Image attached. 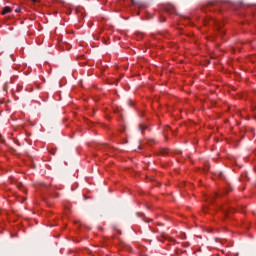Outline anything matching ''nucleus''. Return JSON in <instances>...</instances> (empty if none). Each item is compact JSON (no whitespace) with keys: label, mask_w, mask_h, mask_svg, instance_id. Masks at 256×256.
Masks as SVG:
<instances>
[{"label":"nucleus","mask_w":256,"mask_h":256,"mask_svg":"<svg viewBox=\"0 0 256 256\" xmlns=\"http://www.w3.org/2000/svg\"><path fill=\"white\" fill-rule=\"evenodd\" d=\"M160 153H161V155H169V150L161 149Z\"/></svg>","instance_id":"obj_2"},{"label":"nucleus","mask_w":256,"mask_h":256,"mask_svg":"<svg viewBox=\"0 0 256 256\" xmlns=\"http://www.w3.org/2000/svg\"><path fill=\"white\" fill-rule=\"evenodd\" d=\"M170 241H175V239L171 238Z\"/></svg>","instance_id":"obj_8"},{"label":"nucleus","mask_w":256,"mask_h":256,"mask_svg":"<svg viewBox=\"0 0 256 256\" xmlns=\"http://www.w3.org/2000/svg\"><path fill=\"white\" fill-rule=\"evenodd\" d=\"M7 13H11V8L10 7H4L2 11V15H7Z\"/></svg>","instance_id":"obj_1"},{"label":"nucleus","mask_w":256,"mask_h":256,"mask_svg":"<svg viewBox=\"0 0 256 256\" xmlns=\"http://www.w3.org/2000/svg\"><path fill=\"white\" fill-rule=\"evenodd\" d=\"M16 13H19V9H16Z\"/></svg>","instance_id":"obj_7"},{"label":"nucleus","mask_w":256,"mask_h":256,"mask_svg":"<svg viewBox=\"0 0 256 256\" xmlns=\"http://www.w3.org/2000/svg\"><path fill=\"white\" fill-rule=\"evenodd\" d=\"M3 141H5V139L3 138V135L0 134V143H3Z\"/></svg>","instance_id":"obj_4"},{"label":"nucleus","mask_w":256,"mask_h":256,"mask_svg":"<svg viewBox=\"0 0 256 256\" xmlns=\"http://www.w3.org/2000/svg\"><path fill=\"white\" fill-rule=\"evenodd\" d=\"M223 212H224V215H229V212L227 211V210H223Z\"/></svg>","instance_id":"obj_5"},{"label":"nucleus","mask_w":256,"mask_h":256,"mask_svg":"<svg viewBox=\"0 0 256 256\" xmlns=\"http://www.w3.org/2000/svg\"><path fill=\"white\" fill-rule=\"evenodd\" d=\"M215 197H219V193H215L214 196L210 198V201L213 202Z\"/></svg>","instance_id":"obj_3"},{"label":"nucleus","mask_w":256,"mask_h":256,"mask_svg":"<svg viewBox=\"0 0 256 256\" xmlns=\"http://www.w3.org/2000/svg\"><path fill=\"white\" fill-rule=\"evenodd\" d=\"M31 1H32V3H37L38 0H31Z\"/></svg>","instance_id":"obj_6"}]
</instances>
